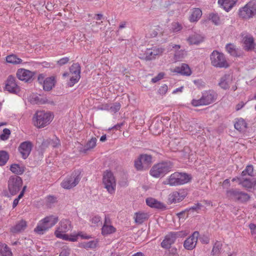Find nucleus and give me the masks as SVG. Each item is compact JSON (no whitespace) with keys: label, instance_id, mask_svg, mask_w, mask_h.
I'll list each match as a JSON object with an SVG mask.
<instances>
[{"label":"nucleus","instance_id":"44","mask_svg":"<svg viewBox=\"0 0 256 256\" xmlns=\"http://www.w3.org/2000/svg\"><path fill=\"white\" fill-rule=\"evenodd\" d=\"M97 244L96 241L91 240L88 242H84L80 244L82 248H92L96 247Z\"/></svg>","mask_w":256,"mask_h":256},{"label":"nucleus","instance_id":"20","mask_svg":"<svg viewBox=\"0 0 256 256\" xmlns=\"http://www.w3.org/2000/svg\"><path fill=\"white\" fill-rule=\"evenodd\" d=\"M171 72L180 74L182 76H190L192 72L188 64H182L180 66L176 67L173 69H170Z\"/></svg>","mask_w":256,"mask_h":256},{"label":"nucleus","instance_id":"60","mask_svg":"<svg viewBox=\"0 0 256 256\" xmlns=\"http://www.w3.org/2000/svg\"><path fill=\"white\" fill-rule=\"evenodd\" d=\"M249 228L251 231L252 234L255 238H256V225L254 224H249Z\"/></svg>","mask_w":256,"mask_h":256},{"label":"nucleus","instance_id":"9","mask_svg":"<svg viewBox=\"0 0 256 256\" xmlns=\"http://www.w3.org/2000/svg\"><path fill=\"white\" fill-rule=\"evenodd\" d=\"M210 62L212 66L218 68H228L230 66L224 54L217 50H214L210 56Z\"/></svg>","mask_w":256,"mask_h":256},{"label":"nucleus","instance_id":"37","mask_svg":"<svg viewBox=\"0 0 256 256\" xmlns=\"http://www.w3.org/2000/svg\"><path fill=\"white\" fill-rule=\"evenodd\" d=\"M6 62L8 63L12 64H18L22 63V60L18 58L15 54H10L6 58Z\"/></svg>","mask_w":256,"mask_h":256},{"label":"nucleus","instance_id":"15","mask_svg":"<svg viewBox=\"0 0 256 256\" xmlns=\"http://www.w3.org/2000/svg\"><path fill=\"white\" fill-rule=\"evenodd\" d=\"M80 68L78 64H74L70 68V80L68 85L70 86H74L80 78Z\"/></svg>","mask_w":256,"mask_h":256},{"label":"nucleus","instance_id":"32","mask_svg":"<svg viewBox=\"0 0 256 256\" xmlns=\"http://www.w3.org/2000/svg\"><path fill=\"white\" fill-rule=\"evenodd\" d=\"M150 161H135L134 166L138 170H144L149 168Z\"/></svg>","mask_w":256,"mask_h":256},{"label":"nucleus","instance_id":"26","mask_svg":"<svg viewBox=\"0 0 256 256\" xmlns=\"http://www.w3.org/2000/svg\"><path fill=\"white\" fill-rule=\"evenodd\" d=\"M202 15V12L200 8H192L190 11L189 20L190 22H196L201 18Z\"/></svg>","mask_w":256,"mask_h":256},{"label":"nucleus","instance_id":"12","mask_svg":"<svg viewBox=\"0 0 256 256\" xmlns=\"http://www.w3.org/2000/svg\"><path fill=\"white\" fill-rule=\"evenodd\" d=\"M164 52L162 47L154 46L150 48H146L144 54H140L139 58L142 60H150L155 59L156 56H160Z\"/></svg>","mask_w":256,"mask_h":256},{"label":"nucleus","instance_id":"14","mask_svg":"<svg viewBox=\"0 0 256 256\" xmlns=\"http://www.w3.org/2000/svg\"><path fill=\"white\" fill-rule=\"evenodd\" d=\"M187 192L184 189H180L174 191L168 196V202L170 204L182 202L187 196Z\"/></svg>","mask_w":256,"mask_h":256},{"label":"nucleus","instance_id":"63","mask_svg":"<svg viewBox=\"0 0 256 256\" xmlns=\"http://www.w3.org/2000/svg\"><path fill=\"white\" fill-rule=\"evenodd\" d=\"M50 144L54 148L58 147L60 145V140H55L51 141Z\"/></svg>","mask_w":256,"mask_h":256},{"label":"nucleus","instance_id":"18","mask_svg":"<svg viewBox=\"0 0 256 256\" xmlns=\"http://www.w3.org/2000/svg\"><path fill=\"white\" fill-rule=\"evenodd\" d=\"M34 74V72L24 68L18 69L16 74L18 79L26 82L30 80Z\"/></svg>","mask_w":256,"mask_h":256},{"label":"nucleus","instance_id":"33","mask_svg":"<svg viewBox=\"0 0 256 256\" xmlns=\"http://www.w3.org/2000/svg\"><path fill=\"white\" fill-rule=\"evenodd\" d=\"M190 44H198L203 41V38L199 34H194L188 38Z\"/></svg>","mask_w":256,"mask_h":256},{"label":"nucleus","instance_id":"29","mask_svg":"<svg viewBox=\"0 0 256 256\" xmlns=\"http://www.w3.org/2000/svg\"><path fill=\"white\" fill-rule=\"evenodd\" d=\"M25 166L22 164H14L11 165L10 170L14 174L21 175L25 171Z\"/></svg>","mask_w":256,"mask_h":256},{"label":"nucleus","instance_id":"34","mask_svg":"<svg viewBox=\"0 0 256 256\" xmlns=\"http://www.w3.org/2000/svg\"><path fill=\"white\" fill-rule=\"evenodd\" d=\"M148 216L146 213L138 212L134 214V220L136 224H141L148 218Z\"/></svg>","mask_w":256,"mask_h":256},{"label":"nucleus","instance_id":"28","mask_svg":"<svg viewBox=\"0 0 256 256\" xmlns=\"http://www.w3.org/2000/svg\"><path fill=\"white\" fill-rule=\"evenodd\" d=\"M247 125L245 120L240 118L236 119L234 126L239 132H244L247 128Z\"/></svg>","mask_w":256,"mask_h":256},{"label":"nucleus","instance_id":"8","mask_svg":"<svg viewBox=\"0 0 256 256\" xmlns=\"http://www.w3.org/2000/svg\"><path fill=\"white\" fill-rule=\"evenodd\" d=\"M82 178L81 170H74L70 176H68L61 182V186L64 189L69 190L75 187Z\"/></svg>","mask_w":256,"mask_h":256},{"label":"nucleus","instance_id":"47","mask_svg":"<svg viewBox=\"0 0 256 256\" xmlns=\"http://www.w3.org/2000/svg\"><path fill=\"white\" fill-rule=\"evenodd\" d=\"M10 134V131L8 128H4L2 132L0 134V138L2 140H7Z\"/></svg>","mask_w":256,"mask_h":256},{"label":"nucleus","instance_id":"61","mask_svg":"<svg viewBox=\"0 0 256 256\" xmlns=\"http://www.w3.org/2000/svg\"><path fill=\"white\" fill-rule=\"evenodd\" d=\"M201 207H202V205L198 203V204L194 205L190 208L189 210L197 211L198 210H200L201 208Z\"/></svg>","mask_w":256,"mask_h":256},{"label":"nucleus","instance_id":"46","mask_svg":"<svg viewBox=\"0 0 256 256\" xmlns=\"http://www.w3.org/2000/svg\"><path fill=\"white\" fill-rule=\"evenodd\" d=\"M101 220L102 218L100 216H94L90 218V222L93 226H98L102 224Z\"/></svg>","mask_w":256,"mask_h":256},{"label":"nucleus","instance_id":"56","mask_svg":"<svg viewBox=\"0 0 256 256\" xmlns=\"http://www.w3.org/2000/svg\"><path fill=\"white\" fill-rule=\"evenodd\" d=\"M152 156L150 154H140L138 158V160H151L152 159Z\"/></svg>","mask_w":256,"mask_h":256},{"label":"nucleus","instance_id":"54","mask_svg":"<svg viewBox=\"0 0 256 256\" xmlns=\"http://www.w3.org/2000/svg\"><path fill=\"white\" fill-rule=\"evenodd\" d=\"M9 155L7 152L5 150L0 151V160H8Z\"/></svg>","mask_w":256,"mask_h":256},{"label":"nucleus","instance_id":"17","mask_svg":"<svg viewBox=\"0 0 256 256\" xmlns=\"http://www.w3.org/2000/svg\"><path fill=\"white\" fill-rule=\"evenodd\" d=\"M6 90L10 92L17 94L20 92V88L17 84L16 78L12 76H8L6 84Z\"/></svg>","mask_w":256,"mask_h":256},{"label":"nucleus","instance_id":"53","mask_svg":"<svg viewBox=\"0 0 256 256\" xmlns=\"http://www.w3.org/2000/svg\"><path fill=\"white\" fill-rule=\"evenodd\" d=\"M168 90V86L166 84H164L162 85L159 88L158 90V92L162 96L165 95Z\"/></svg>","mask_w":256,"mask_h":256},{"label":"nucleus","instance_id":"41","mask_svg":"<svg viewBox=\"0 0 256 256\" xmlns=\"http://www.w3.org/2000/svg\"><path fill=\"white\" fill-rule=\"evenodd\" d=\"M182 28V24L178 22H172L170 27V30L172 32H177L180 31Z\"/></svg>","mask_w":256,"mask_h":256},{"label":"nucleus","instance_id":"51","mask_svg":"<svg viewBox=\"0 0 256 256\" xmlns=\"http://www.w3.org/2000/svg\"><path fill=\"white\" fill-rule=\"evenodd\" d=\"M250 199L249 196L244 192H242L236 200L240 202H245Z\"/></svg>","mask_w":256,"mask_h":256},{"label":"nucleus","instance_id":"1","mask_svg":"<svg viewBox=\"0 0 256 256\" xmlns=\"http://www.w3.org/2000/svg\"><path fill=\"white\" fill-rule=\"evenodd\" d=\"M192 180V176L186 172H174L169 176L163 181L164 185L170 186H176L184 185L189 182Z\"/></svg>","mask_w":256,"mask_h":256},{"label":"nucleus","instance_id":"6","mask_svg":"<svg viewBox=\"0 0 256 256\" xmlns=\"http://www.w3.org/2000/svg\"><path fill=\"white\" fill-rule=\"evenodd\" d=\"M102 185L107 192L112 194L115 192L116 189V179L113 173L108 170L104 171L102 174Z\"/></svg>","mask_w":256,"mask_h":256},{"label":"nucleus","instance_id":"16","mask_svg":"<svg viewBox=\"0 0 256 256\" xmlns=\"http://www.w3.org/2000/svg\"><path fill=\"white\" fill-rule=\"evenodd\" d=\"M44 76L42 74H39L38 78V82L42 84L43 88L44 90L50 91L54 86L56 80L54 76L46 78L44 80Z\"/></svg>","mask_w":256,"mask_h":256},{"label":"nucleus","instance_id":"59","mask_svg":"<svg viewBox=\"0 0 256 256\" xmlns=\"http://www.w3.org/2000/svg\"><path fill=\"white\" fill-rule=\"evenodd\" d=\"M78 238L80 236L82 239H90L92 238V236L90 235H88L82 232H78Z\"/></svg>","mask_w":256,"mask_h":256},{"label":"nucleus","instance_id":"21","mask_svg":"<svg viewBox=\"0 0 256 256\" xmlns=\"http://www.w3.org/2000/svg\"><path fill=\"white\" fill-rule=\"evenodd\" d=\"M32 148V144L30 142H24L20 144L18 150L22 158L26 159L27 158L31 152Z\"/></svg>","mask_w":256,"mask_h":256},{"label":"nucleus","instance_id":"50","mask_svg":"<svg viewBox=\"0 0 256 256\" xmlns=\"http://www.w3.org/2000/svg\"><path fill=\"white\" fill-rule=\"evenodd\" d=\"M184 57V50H178L176 52L174 55V60L175 62L180 60Z\"/></svg>","mask_w":256,"mask_h":256},{"label":"nucleus","instance_id":"42","mask_svg":"<svg viewBox=\"0 0 256 256\" xmlns=\"http://www.w3.org/2000/svg\"><path fill=\"white\" fill-rule=\"evenodd\" d=\"M242 192L236 190H230L227 192V196L228 198L236 200Z\"/></svg>","mask_w":256,"mask_h":256},{"label":"nucleus","instance_id":"2","mask_svg":"<svg viewBox=\"0 0 256 256\" xmlns=\"http://www.w3.org/2000/svg\"><path fill=\"white\" fill-rule=\"evenodd\" d=\"M54 115L50 112L40 110L36 112L32 118V122L34 126L40 128L48 126L53 120Z\"/></svg>","mask_w":256,"mask_h":256},{"label":"nucleus","instance_id":"40","mask_svg":"<svg viewBox=\"0 0 256 256\" xmlns=\"http://www.w3.org/2000/svg\"><path fill=\"white\" fill-rule=\"evenodd\" d=\"M121 108V104L120 102H115L112 104L111 106L108 104L105 106V109L110 110L112 112L116 113L118 112Z\"/></svg>","mask_w":256,"mask_h":256},{"label":"nucleus","instance_id":"22","mask_svg":"<svg viewBox=\"0 0 256 256\" xmlns=\"http://www.w3.org/2000/svg\"><path fill=\"white\" fill-rule=\"evenodd\" d=\"M146 202L148 206L152 208L163 209L166 208L165 205L162 202L152 197L148 198Z\"/></svg>","mask_w":256,"mask_h":256},{"label":"nucleus","instance_id":"52","mask_svg":"<svg viewBox=\"0 0 256 256\" xmlns=\"http://www.w3.org/2000/svg\"><path fill=\"white\" fill-rule=\"evenodd\" d=\"M56 202V198L54 196H49L46 198V204L48 206H51V205Z\"/></svg>","mask_w":256,"mask_h":256},{"label":"nucleus","instance_id":"4","mask_svg":"<svg viewBox=\"0 0 256 256\" xmlns=\"http://www.w3.org/2000/svg\"><path fill=\"white\" fill-rule=\"evenodd\" d=\"M217 94L212 90L204 91L202 93L201 98L199 99H192L191 104L194 107L207 106L216 101Z\"/></svg>","mask_w":256,"mask_h":256},{"label":"nucleus","instance_id":"36","mask_svg":"<svg viewBox=\"0 0 256 256\" xmlns=\"http://www.w3.org/2000/svg\"><path fill=\"white\" fill-rule=\"evenodd\" d=\"M116 230V228L112 225L104 224L102 228V234L103 236H106L114 233Z\"/></svg>","mask_w":256,"mask_h":256},{"label":"nucleus","instance_id":"23","mask_svg":"<svg viewBox=\"0 0 256 256\" xmlns=\"http://www.w3.org/2000/svg\"><path fill=\"white\" fill-rule=\"evenodd\" d=\"M240 184L247 189L252 188L256 184V180L251 177L247 178L242 176V180H240Z\"/></svg>","mask_w":256,"mask_h":256},{"label":"nucleus","instance_id":"64","mask_svg":"<svg viewBox=\"0 0 256 256\" xmlns=\"http://www.w3.org/2000/svg\"><path fill=\"white\" fill-rule=\"evenodd\" d=\"M170 48L171 49H174L176 51H178L180 48V46L178 44H170Z\"/></svg>","mask_w":256,"mask_h":256},{"label":"nucleus","instance_id":"43","mask_svg":"<svg viewBox=\"0 0 256 256\" xmlns=\"http://www.w3.org/2000/svg\"><path fill=\"white\" fill-rule=\"evenodd\" d=\"M60 239L64 240H68L72 242H75L78 240V233H72L71 234H66Z\"/></svg>","mask_w":256,"mask_h":256},{"label":"nucleus","instance_id":"3","mask_svg":"<svg viewBox=\"0 0 256 256\" xmlns=\"http://www.w3.org/2000/svg\"><path fill=\"white\" fill-rule=\"evenodd\" d=\"M173 167V163L170 161H161L152 166L150 174L154 178L164 177L172 170Z\"/></svg>","mask_w":256,"mask_h":256},{"label":"nucleus","instance_id":"11","mask_svg":"<svg viewBox=\"0 0 256 256\" xmlns=\"http://www.w3.org/2000/svg\"><path fill=\"white\" fill-rule=\"evenodd\" d=\"M72 228L71 222L69 220L67 219L62 220L59 222L58 226L54 231V236L56 238L60 239Z\"/></svg>","mask_w":256,"mask_h":256},{"label":"nucleus","instance_id":"5","mask_svg":"<svg viewBox=\"0 0 256 256\" xmlns=\"http://www.w3.org/2000/svg\"><path fill=\"white\" fill-rule=\"evenodd\" d=\"M256 16V0H252L240 8L238 16L240 20H248Z\"/></svg>","mask_w":256,"mask_h":256},{"label":"nucleus","instance_id":"48","mask_svg":"<svg viewBox=\"0 0 256 256\" xmlns=\"http://www.w3.org/2000/svg\"><path fill=\"white\" fill-rule=\"evenodd\" d=\"M252 173H253V166L251 165L248 166H246V168L244 171H242V176H244L247 174L249 176H252Z\"/></svg>","mask_w":256,"mask_h":256},{"label":"nucleus","instance_id":"31","mask_svg":"<svg viewBox=\"0 0 256 256\" xmlns=\"http://www.w3.org/2000/svg\"><path fill=\"white\" fill-rule=\"evenodd\" d=\"M244 48L246 50H252L254 48V40L252 36H246L244 38Z\"/></svg>","mask_w":256,"mask_h":256},{"label":"nucleus","instance_id":"19","mask_svg":"<svg viewBox=\"0 0 256 256\" xmlns=\"http://www.w3.org/2000/svg\"><path fill=\"white\" fill-rule=\"evenodd\" d=\"M198 236L199 233L198 232H194L191 236L184 241V247L188 250H192L194 248L196 244Z\"/></svg>","mask_w":256,"mask_h":256},{"label":"nucleus","instance_id":"39","mask_svg":"<svg viewBox=\"0 0 256 256\" xmlns=\"http://www.w3.org/2000/svg\"><path fill=\"white\" fill-rule=\"evenodd\" d=\"M0 254L2 256H12L9 248L4 244L0 242Z\"/></svg>","mask_w":256,"mask_h":256},{"label":"nucleus","instance_id":"13","mask_svg":"<svg viewBox=\"0 0 256 256\" xmlns=\"http://www.w3.org/2000/svg\"><path fill=\"white\" fill-rule=\"evenodd\" d=\"M22 184V181L20 176H10L8 181V188L10 193L12 195L16 194L20 191Z\"/></svg>","mask_w":256,"mask_h":256},{"label":"nucleus","instance_id":"49","mask_svg":"<svg viewBox=\"0 0 256 256\" xmlns=\"http://www.w3.org/2000/svg\"><path fill=\"white\" fill-rule=\"evenodd\" d=\"M222 248V244L220 242H216L215 243L212 250V253L213 255H216L218 254Z\"/></svg>","mask_w":256,"mask_h":256},{"label":"nucleus","instance_id":"24","mask_svg":"<svg viewBox=\"0 0 256 256\" xmlns=\"http://www.w3.org/2000/svg\"><path fill=\"white\" fill-rule=\"evenodd\" d=\"M232 80V77L230 75L225 74L220 78L218 84L222 88L226 90L230 88Z\"/></svg>","mask_w":256,"mask_h":256},{"label":"nucleus","instance_id":"62","mask_svg":"<svg viewBox=\"0 0 256 256\" xmlns=\"http://www.w3.org/2000/svg\"><path fill=\"white\" fill-rule=\"evenodd\" d=\"M158 30V28H156L155 29H151L150 31V37H156L158 35V32L156 30Z\"/></svg>","mask_w":256,"mask_h":256},{"label":"nucleus","instance_id":"57","mask_svg":"<svg viewBox=\"0 0 256 256\" xmlns=\"http://www.w3.org/2000/svg\"><path fill=\"white\" fill-rule=\"evenodd\" d=\"M164 72H160L158 74L157 76L152 78V81L154 83L156 82L158 80L163 78L164 77Z\"/></svg>","mask_w":256,"mask_h":256},{"label":"nucleus","instance_id":"38","mask_svg":"<svg viewBox=\"0 0 256 256\" xmlns=\"http://www.w3.org/2000/svg\"><path fill=\"white\" fill-rule=\"evenodd\" d=\"M151 131L155 135L159 134L162 131V123L160 122H156L151 126Z\"/></svg>","mask_w":256,"mask_h":256},{"label":"nucleus","instance_id":"45","mask_svg":"<svg viewBox=\"0 0 256 256\" xmlns=\"http://www.w3.org/2000/svg\"><path fill=\"white\" fill-rule=\"evenodd\" d=\"M226 48L228 52L229 53L230 55H236V50L234 45L231 44H229L226 46Z\"/></svg>","mask_w":256,"mask_h":256},{"label":"nucleus","instance_id":"10","mask_svg":"<svg viewBox=\"0 0 256 256\" xmlns=\"http://www.w3.org/2000/svg\"><path fill=\"white\" fill-rule=\"evenodd\" d=\"M188 232L186 231L172 232L166 235L165 238L161 243L162 248H168L172 244L176 238H182L186 236Z\"/></svg>","mask_w":256,"mask_h":256},{"label":"nucleus","instance_id":"7","mask_svg":"<svg viewBox=\"0 0 256 256\" xmlns=\"http://www.w3.org/2000/svg\"><path fill=\"white\" fill-rule=\"evenodd\" d=\"M58 222V217L54 216H48L40 220L34 232L38 234H43L44 232L52 227Z\"/></svg>","mask_w":256,"mask_h":256},{"label":"nucleus","instance_id":"27","mask_svg":"<svg viewBox=\"0 0 256 256\" xmlns=\"http://www.w3.org/2000/svg\"><path fill=\"white\" fill-rule=\"evenodd\" d=\"M218 4L226 12L230 10L236 3L234 0H218Z\"/></svg>","mask_w":256,"mask_h":256},{"label":"nucleus","instance_id":"30","mask_svg":"<svg viewBox=\"0 0 256 256\" xmlns=\"http://www.w3.org/2000/svg\"><path fill=\"white\" fill-rule=\"evenodd\" d=\"M96 142L97 139L96 138H92L87 142L84 146V149L82 150V152L85 153L88 151L92 150L96 147Z\"/></svg>","mask_w":256,"mask_h":256},{"label":"nucleus","instance_id":"55","mask_svg":"<svg viewBox=\"0 0 256 256\" xmlns=\"http://www.w3.org/2000/svg\"><path fill=\"white\" fill-rule=\"evenodd\" d=\"M70 250L68 248H64L60 252L59 256H69Z\"/></svg>","mask_w":256,"mask_h":256},{"label":"nucleus","instance_id":"25","mask_svg":"<svg viewBox=\"0 0 256 256\" xmlns=\"http://www.w3.org/2000/svg\"><path fill=\"white\" fill-rule=\"evenodd\" d=\"M26 227V222L24 220H21L12 226L10 232L13 234H17L24 230Z\"/></svg>","mask_w":256,"mask_h":256},{"label":"nucleus","instance_id":"35","mask_svg":"<svg viewBox=\"0 0 256 256\" xmlns=\"http://www.w3.org/2000/svg\"><path fill=\"white\" fill-rule=\"evenodd\" d=\"M226 18L219 16L217 14H211L209 15V18L216 25H219L224 22Z\"/></svg>","mask_w":256,"mask_h":256},{"label":"nucleus","instance_id":"58","mask_svg":"<svg viewBox=\"0 0 256 256\" xmlns=\"http://www.w3.org/2000/svg\"><path fill=\"white\" fill-rule=\"evenodd\" d=\"M69 58L68 57H64L62 58H60V60H58L57 62V64L60 66H62V65H64L66 64H67L69 61Z\"/></svg>","mask_w":256,"mask_h":256}]
</instances>
